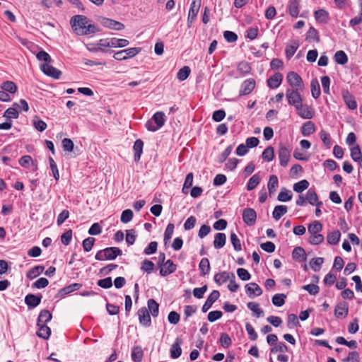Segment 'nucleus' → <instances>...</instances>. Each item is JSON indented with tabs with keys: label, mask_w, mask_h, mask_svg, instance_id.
I'll return each instance as SVG.
<instances>
[{
	"label": "nucleus",
	"mask_w": 362,
	"mask_h": 362,
	"mask_svg": "<svg viewBox=\"0 0 362 362\" xmlns=\"http://www.w3.org/2000/svg\"><path fill=\"white\" fill-rule=\"evenodd\" d=\"M74 31L78 35H87L99 32L95 24L89 23L88 18L82 15H76L70 21Z\"/></svg>",
	"instance_id": "obj_1"
},
{
	"label": "nucleus",
	"mask_w": 362,
	"mask_h": 362,
	"mask_svg": "<svg viewBox=\"0 0 362 362\" xmlns=\"http://www.w3.org/2000/svg\"><path fill=\"white\" fill-rule=\"evenodd\" d=\"M296 110L303 119H310L315 115V109L311 105L303 103L300 95L296 92Z\"/></svg>",
	"instance_id": "obj_2"
},
{
	"label": "nucleus",
	"mask_w": 362,
	"mask_h": 362,
	"mask_svg": "<svg viewBox=\"0 0 362 362\" xmlns=\"http://www.w3.org/2000/svg\"><path fill=\"white\" fill-rule=\"evenodd\" d=\"M322 230V224L318 221H315L309 224L308 231L310 234L308 241L310 244L319 245L324 242L325 237L320 233Z\"/></svg>",
	"instance_id": "obj_3"
},
{
	"label": "nucleus",
	"mask_w": 362,
	"mask_h": 362,
	"mask_svg": "<svg viewBox=\"0 0 362 362\" xmlns=\"http://www.w3.org/2000/svg\"><path fill=\"white\" fill-rule=\"evenodd\" d=\"M122 255V251L119 247H110L99 250L96 253L95 258L99 261L114 260L117 256H120Z\"/></svg>",
	"instance_id": "obj_4"
},
{
	"label": "nucleus",
	"mask_w": 362,
	"mask_h": 362,
	"mask_svg": "<svg viewBox=\"0 0 362 362\" xmlns=\"http://www.w3.org/2000/svg\"><path fill=\"white\" fill-rule=\"evenodd\" d=\"M202 0H192L190 8L189 10L187 23L188 24L192 23L199 13L201 7Z\"/></svg>",
	"instance_id": "obj_5"
},
{
	"label": "nucleus",
	"mask_w": 362,
	"mask_h": 362,
	"mask_svg": "<svg viewBox=\"0 0 362 362\" xmlns=\"http://www.w3.org/2000/svg\"><path fill=\"white\" fill-rule=\"evenodd\" d=\"M257 213L252 208H246L243 211V221L249 226H253L256 222Z\"/></svg>",
	"instance_id": "obj_6"
},
{
	"label": "nucleus",
	"mask_w": 362,
	"mask_h": 362,
	"mask_svg": "<svg viewBox=\"0 0 362 362\" xmlns=\"http://www.w3.org/2000/svg\"><path fill=\"white\" fill-rule=\"evenodd\" d=\"M255 86L256 83L255 79L248 78L245 80L241 84L239 95L242 96L249 95L255 89Z\"/></svg>",
	"instance_id": "obj_7"
},
{
	"label": "nucleus",
	"mask_w": 362,
	"mask_h": 362,
	"mask_svg": "<svg viewBox=\"0 0 362 362\" xmlns=\"http://www.w3.org/2000/svg\"><path fill=\"white\" fill-rule=\"evenodd\" d=\"M139 321L141 325L146 327H148L151 325V319L150 314L146 307L139 309L138 312Z\"/></svg>",
	"instance_id": "obj_8"
},
{
	"label": "nucleus",
	"mask_w": 362,
	"mask_h": 362,
	"mask_svg": "<svg viewBox=\"0 0 362 362\" xmlns=\"http://www.w3.org/2000/svg\"><path fill=\"white\" fill-rule=\"evenodd\" d=\"M286 79L291 85V88L287 89L286 95L288 103L293 105H294V72H289Z\"/></svg>",
	"instance_id": "obj_9"
},
{
	"label": "nucleus",
	"mask_w": 362,
	"mask_h": 362,
	"mask_svg": "<svg viewBox=\"0 0 362 362\" xmlns=\"http://www.w3.org/2000/svg\"><path fill=\"white\" fill-rule=\"evenodd\" d=\"M100 23L104 27L114 30H122L124 28L123 23L107 18H103Z\"/></svg>",
	"instance_id": "obj_10"
},
{
	"label": "nucleus",
	"mask_w": 362,
	"mask_h": 362,
	"mask_svg": "<svg viewBox=\"0 0 362 362\" xmlns=\"http://www.w3.org/2000/svg\"><path fill=\"white\" fill-rule=\"evenodd\" d=\"M41 70L45 75L54 79H59L62 75L61 71L48 64H42Z\"/></svg>",
	"instance_id": "obj_11"
},
{
	"label": "nucleus",
	"mask_w": 362,
	"mask_h": 362,
	"mask_svg": "<svg viewBox=\"0 0 362 362\" xmlns=\"http://www.w3.org/2000/svg\"><path fill=\"white\" fill-rule=\"evenodd\" d=\"M182 344V340L180 337L175 339V342L171 345L170 349V357L173 359L179 358L182 354L181 345Z\"/></svg>",
	"instance_id": "obj_12"
},
{
	"label": "nucleus",
	"mask_w": 362,
	"mask_h": 362,
	"mask_svg": "<svg viewBox=\"0 0 362 362\" xmlns=\"http://www.w3.org/2000/svg\"><path fill=\"white\" fill-rule=\"evenodd\" d=\"M220 296L218 291L214 290L208 296L206 300L202 306V310L203 313L207 312L212 306L213 303L217 300Z\"/></svg>",
	"instance_id": "obj_13"
},
{
	"label": "nucleus",
	"mask_w": 362,
	"mask_h": 362,
	"mask_svg": "<svg viewBox=\"0 0 362 362\" xmlns=\"http://www.w3.org/2000/svg\"><path fill=\"white\" fill-rule=\"evenodd\" d=\"M163 266L160 269V275L162 276H168L177 269V265L171 259H168Z\"/></svg>",
	"instance_id": "obj_14"
},
{
	"label": "nucleus",
	"mask_w": 362,
	"mask_h": 362,
	"mask_svg": "<svg viewBox=\"0 0 362 362\" xmlns=\"http://www.w3.org/2000/svg\"><path fill=\"white\" fill-rule=\"evenodd\" d=\"M230 277L235 279V276L232 272L223 271L222 272L217 273L214 275V280L218 285H222L228 281Z\"/></svg>",
	"instance_id": "obj_15"
},
{
	"label": "nucleus",
	"mask_w": 362,
	"mask_h": 362,
	"mask_svg": "<svg viewBox=\"0 0 362 362\" xmlns=\"http://www.w3.org/2000/svg\"><path fill=\"white\" fill-rule=\"evenodd\" d=\"M42 296H35L34 294H28L25 297V303L29 309L37 307L41 302Z\"/></svg>",
	"instance_id": "obj_16"
},
{
	"label": "nucleus",
	"mask_w": 362,
	"mask_h": 362,
	"mask_svg": "<svg viewBox=\"0 0 362 362\" xmlns=\"http://www.w3.org/2000/svg\"><path fill=\"white\" fill-rule=\"evenodd\" d=\"M341 94L344 101L348 107L351 110H355L357 107V104L354 95L348 90H343Z\"/></svg>",
	"instance_id": "obj_17"
},
{
	"label": "nucleus",
	"mask_w": 362,
	"mask_h": 362,
	"mask_svg": "<svg viewBox=\"0 0 362 362\" xmlns=\"http://www.w3.org/2000/svg\"><path fill=\"white\" fill-rule=\"evenodd\" d=\"M245 291L250 298H252L255 296H259L262 293V288L256 283L247 284L245 286Z\"/></svg>",
	"instance_id": "obj_18"
},
{
	"label": "nucleus",
	"mask_w": 362,
	"mask_h": 362,
	"mask_svg": "<svg viewBox=\"0 0 362 362\" xmlns=\"http://www.w3.org/2000/svg\"><path fill=\"white\" fill-rule=\"evenodd\" d=\"M349 306L346 302L338 303L334 309V315L337 317H346L348 315Z\"/></svg>",
	"instance_id": "obj_19"
},
{
	"label": "nucleus",
	"mask_w": 362,
	"mask_h": 362,
	"mask_svg": "<svg viewBox=\"0 0 362 362\" xmlns=\"http://www.w3.org/2000/svg\"><path fill=\"white\" fill-rule=\"evenodd\" d=\"M283 79V76L280 73H275L273 76H272L270 78H269L267 81V86L270 88H277Z\"/></svg>",
	"instance_id": "obj_20"
},
{
	"label": "nucleus",
	"mask_w": 362,
	"mask_h": 362,
	"mask_svg": "<svg viewBox=\"0 0 362 362\" xmlns=\"http://www.w3.org/2000/svg\"><path fill=\"white\" fill-rule=\"evenodd\" d=\"M315 131V124L312 121H308L302 125L300 132L303 136H309Z\"/></svg>",
	"instance_id": "obj_21"
},
{
	"label": "nucleus",
	"mask_w": 362,
	"mask_h": 362,
	"mask_svg": "<svg viewBox=\"0 0 362 362\" xmlns=\"http://www.w3.org/2000/svg\"><path fill=\"white\" fill-rule=\"evenodd\" d=\"M279 158L281 166H286L290 158V151L285 146L279 150Z\"/></svg>",
	"instance_id": "obj_22"
},
{
	"label": "nucleus",
	"mask_w": 362,
	"mask_h": 362,
	"mask_svg": "<svg viewBox=\"0 0 362 362\" xmlns=\"http://www.w3.org/2000/svg\"><path fill=\"white\" fill-rule=\"evenodd\" d=\"M148 311L153 317H156L159 313V304L153 298L148 299L147 301Z\"/></svg>",
	"instance_id": "obj_23"
},
{
	"label": "nucleus",
	"mask_w": 362,
	"mask_h": 362,
	"mask_svg": "<svg viewBox=\"0 0 362 362\" xmlns=\"http://www.w3.org/2000/svg\"><path fill=\"white\" fill-rule=\"evenodd\" d=\"M278 186L279 181L277 176L275 175H271L267 184L269 196H272L275 194Z\"/></svg>",
	"instance_id": "obj_24"
},
{
	"label": "nucleus",
	"mask_w": 362,
	"mask_h": 362,
	"mask_svg": "<svg viewBox=\"0 0 362 362\" xmlns=\"http://www.w3.org/2000/svg\"><path fill=\"white\" fill-rule=\"evenodd\" d=\"M341 238V233L339 230H333L327 235V241L328 244L335 245L338 244Z\"/></svg>",
	"instance_id": "obj_25"
},
{
	"label": "nucleus",
	"mask_w": 362,
	"mask_h": 362,
	"mask_svg": "<svg viewBox=\"0 0 362 362\" xmlns=\"http://www.w3.org/2000/svg\"><path fill=\"white\" fill-rule=\"evenodd\" d=\"M144 142L141 139H136L134 144V160L139 161L140 160L141 153L143 152Z\"/></svg>",
	"instance_id": "obj_26"
},
{
	"label": "nucleus",
	"mask_w": 362,
	"mask_h": 362,
	"mask_svg": "<svg viewBox=\"0 0 362 362\" xmlns=\"http://www.w3.org/2000/svg\"><path fill=\"white\" fill-rule=\"evenodd\" d=\"M52 315L47 310H42L38 316L37 325H46L52 320Z\"/></svg>",
	"instance_id": "obj_27"
},
{
	"label": "nucleus",
	"mask_w": 362,
	"mask_h": 362,
	"mask_svg": "<svg viewBox=\"0 0 362 362\" xmlns=\"http://www.w3.org/2000/svg\"><path fill=\"white\" fill-rule=\"evenodd\" d=\"M226 241V235L225 233H218L216 234L214 240V246L216 249L222 248Z\"/></svg>",
	"instance_id": "obj_28"
},
{
	"label": "nucleus",
	"mask_w": 362,
	"mask_h": 362,
	"mask_svg": "<svg viewBox=\"0 0 362 362\" xmlns=\"http://www.w3.org/2000/svg\"><path fill=\"white\" fill-rule=\"evenodd\" d=\"M38 330L37 335L44 339H47L51 334V329L46 325H37Z\"/></svg>",
	"instance_id": "obj_29"
},
{
	"label": "nucleus",
	"mask_w": 362,
	"mask_h": 362,
	"mask_svg": "<svg viewBox=\"0 0 362 362\" xmlns=\"http://www.w3.org/2000/svg\"><path fill=\"white\" fill-rule=\"evenodd\" d=\"M314 15L316 21L322 23H326L329 18L328 12L324 9L315 11Z\"/></svg>",
	"instance_id": "obj_30"
},
{
	"label": "nucleus",
	"mask_w": 362,
	"mask_h": 362,
	"mask_svg": "<svg viewBox=\"0 0 362 362\" xmlns=\"http://www.w3.org/2000/svg\"><path fill=\"white\" fill-rule=\"evenodd\" d=\"M210 263L208 258H202L199 264V269L202 276H205L209 273Z\"/></svg>",
	"instance_id": "obj_31"
},
{
	"label": "nucleus",
	"mask_w": 362,
	"mask_h": 362,
	"mask_svg": "<svg viewBox=\"0 0 362 362\" xmlns=\"http://www.w3.org/2000/svg\"><path fill=\"white\" fill-rule=\"evenodd\" d=\"M44 267L41 265L35 266L31 268L26 274L27 278L33 279L38 276L44 271Z\"/></svg>",
	"instance_id": "obj_32"
},
{
	"label": "nucleus",
	"mask_w": 362,
	"mask_h": 362,
	"mask_svg": "<svg viewBox=\"0 0 362 362\" xmlns=\"http://www.w3.org/2000/svg\"><path fill=\"white\" fill-rule=\"evenodd\" d=\"M247 308L254 313L256 317L263 315V310L259 308V305L255 302H249L247 304Z\"/></svg>",
	"instance_id": "obj_33"
},
{
	"label": "nucleus",
	"mask_w": 362,
	"mask_h": 362,
	"mask_svg": "<svg viewBox=\"0 0 362 362\" xmlns=\"http://www.w3.org/2000/svg\"><path fill=\"white\" fill-rule=\"evenodd\" d=\"M334 58L336 63L341 65H344L348 62V57L346 54L342 50L336 52Z\"/></svg>",
	"instance_id": "obj_34"
},
{
	"label": "nucleus",
	"mask_w": 362,
	"mask_h": 362,
	"mask_svg": "<svg viewBox=\"0 0 362 362\" xmlns=\"http://www.w3.org/2000/svg\"><path fill=\"white\" fill-rule=\"evenodd\" d=\"M287 212V207L284 205H279L274 207L272 215L274 219L279 220Z\"/></svg>",
	"instance_id": "obj_35"
},
{
	"label": "nucleus",
	"mask_w": 362,
	"mask_h": 362,
	"mask_svg": "<svg viewBox=\"0 0 362 362\" xmlns=\"http://www.w3.org/2000/svg\"><path fill=\"white\" fill-rule=\"evenodd\" d=\"M129 44V40L126 39H119L116 37L110 38V47H124Z\"/></svg>",
	"instance_id": "obj_36"
},
{
	"label": "nucleus",
	"mask_w": 362,
	"mask_h": 362,
	"mask_svg": "<svg viewBox=\"0 0 362 362\" xmlns=\"http://www.w3.org/2000/svg\"><path fill=\"white\" fill-rule=\"evenodd\" d=\"M251 71V66L247 62H241L238 64L237 71L241 75L245 76L248 74Z\"/></svg>",
	"instance_id": "obj_37"
},
{
	"label": "nucleus",
	"mask_w": 362,
	"mask_h": 362,
	"mask_svg": "<svg viewBox=\"0 0 362 362\" xmlns=\"http://www.w3.org/2000/svg\"><path fill=\"white\" fill-rule=\"evenodd\" d=\"M306 40L310 42H311V41H315L316 42H320V37L318 35V32L315 28L310 27L309 28V30H308V32L306 33Z\"/></svg>",
	"instance_id": "obj_38"
},
{
	"label": "nucleus",
	"mask_w": 362,
	"mask_h": 362,
	"mask_svg": "<svg viewBox=\"0 0 362 362\" xmlns=\"http://www.w3.org/2000/svg\"><path fill=\"white\" fill-rule=\"evenodd\" d=\"M151 119L154 121L155 124H156L159 129L164 125L165 122V115L162 112H156Z\"/></svg>",
	"instance_id": "obj_39"
},
{
	"label": "nucleus",
	"mask_w": 362,
	"mask_h": 362,
	"mask_svg": "<svg viewBox=\"0 0 362 362\" xmlns=\"http://www.w3.org/2000/svg\"><path fill=\"white\" fill-rule=\"evenodd\" d=\"M143 351L140 346L134 347L132 351V358L134 362H141Z\"/></svg>",
	"instance_id": "obj_40"
},
{
	"label": "nucleus",
	"mask_w": 362,
	"mask_h": 362,
	"mask_svg": "<svg viewBox=\"0 0 362 362\" xmlns=\"http://www.w3.org/2000/svg\"><path fill=\"white\" fill-rule=\"evenodd\" d=\"M259 182H260L259 175L257 174H255L250 178V180L248 181L247 185V189L248 191H251V190L254 189L259 185Z\"/></svg>",
	"instance_id": "obj_41"
},
{
	"label": "nucleus",
	"mask_w": 362,
	"mask_h": 362,
	"mask_svg": "<svg viewBox=\"0 0 362 362\" xmlns=\"http://www.w3.org/2000/svg\"><path fill=\"white\" fill-rule=\"evenodd\" d=\"M2 90L10 93H15L17 90V86L13 81H6L4 82L1 86Z\"/></svg>",
	"instance_id": "obj_42"
},
{
	"label": "nucleus",
	"mask_w": 362,
	"mask_h": 362,
	"mask_svg": "<svg viewBox=\"0 0 362 362\" xmlns=\"http://www.w3.org/2000/svg\"><path fill=\"white\" fill-rule=\"evenodd\" d=\"M262 158L267 162L272 161L274 158V148L272 146L266 148L262 154Z\"/></svg>",
	"instance_id": "obj_43"
},
{
	"label": "nucleus",
	"mask_w": 362,
	"mask_h": 362,
	"mask_svg": "<svg viewBox=\"0 0 362 362\" xmlns=\"http://www.w3.org/2000/svg\"><path fill=\"white\" fill-rule=\"evenodd\" d=\"M323 262L324 259L322 257L313 258L310 262V266L315 272H318L321 269Z\"/></svg>",
	"instance_id": "obj_44"
},
{
	"label": "nucleus",
	"mask_w": 362,
	"mask_h": 362,
	"mask_svg": "<svg viewBox=\"0 0 362 362\" xmlns=\"http://www.w3.org/2000/svg\"><path fill=\"white\" fill-rule=\"evenodd\" d=\"M312 96L317 99L320 95V87L317 80H313L310 84Z\"/></svg>",
	"instance_id": "obj_45"
},
{
	"label": "nucleus",
	"mask_w": 362,
	"mask_h": 362,
	"mask_svg": "<svg viewBox=\"0 0 362 362\" xmlns=\"http://www.w3.org/2000/svg\"><path fill=\"white\" fill-rule=\"evenodd\" d=\"M19 116L18 111L15 107H9L8 108L4 113L3 117H6L7 120H11V119H16Z\"/></svg>",
	"instance_id": "obj_46"
},
{
	"label": "nucleus",
	"mask_w": 362,
	"mask_h": 362,
	"mask_svg": "<svg viewBox=\"0 0 362 362\" xmlns=\"http://www.w3.org/2000/svg\"><path fill=\"white\" fill-rule=\"evenodd\" d=\"M174 228H175V226H174L173 223H169L167 226L166 229H165V233H164V238H163V241H164V243L165 245L172 238V236H173V231H174Z\"/></svg>",
	"instance_id": "obj_47"
},
{
	"label": "nucleus",
	"mask_w": 362,
	"mask_h": 362,
	"mask_svg": "<svg viewBox=\"0 0 362 362\" xmlns=\"http://www.w3.org/2000/svg\"><path fill=\"white\" fill-rule=\"evenodd\" d=\"M286 297L283 293H276L272 297V303L275 306L281 307L284 304Z\"/></svg>",
	"instance_id": "obj_48"
},
{
	"label": "nucleus",
	"mask_w": 362,
	"mask_h": 362,
	"mask_svg": "<svg viewBox=\"0 0 362 362\" xmlns=\"http://www.w3.org/2000/svg\"><path fill=\"white\" fill-rule=\"evenodd\" d=\"M318 200V196L315 190L310 189L306 193V201L311 205H315Z\"/></svg>",
	"instance_id": "obj_49"
},
{
	"label": "nucleus",
	"mask_w": 362,
	"mask_h": 362,
	"mask_svg": "<svg viewBox=\"0 0 362 362\" xmlns=\"http://www.w3.org/2000/svg\"><path fill=\"white\" fill-rule=\"evenodd\" d=\"M292 196L293 194L291 191L283 189L278 195V200L284 202H287L292 199Z\"/></svg>",
	"instance_id": "obj_50"
},
{
	"label": "nucleus",
	"mask_w": 362,
	"mask_h": 362,
	"mask_svg": "<svg viewBox=\"0 0 362 362\" xmlns=\"http://www.w3.org/2000/svg\"><path fill=\"white\" fill-rule=\"evenodd\" d=\"M190 71L189 67L185 66L178 71L177 77L181 81H185L189 76Z\"/></svg>",
	"instance_id": "obj_51"
},
{
	"label": "nucleus",
	"mask_w": 362,
	"mask_h": 362,
	"mask_svg": "<svg viewBox=\"0 0 362 362\" xmlns=\"http://www.w3.org/2000/svg\"><path fill=\"white\" fill-rule=\"evenodd\" d=\"M343 362H361L359 353L356 351H353L349 353L346 358L342 359Z\"/></svg>",
	"instance_id": "obj_52"
},
{
	"label": "nucleus",
	"mask_w": 362,
	"mask_h": 362,
	"mask_svg": "<svg viewBox=\"0 0 362 362\" xmlns=\"http://www.w3.org/2000/svg\"><path fill=\"white\" fill-rule=\"evenodd\" d=\"M49 167L52 170L53 177H54V179L57 181H58L59 179V170L57 168V165L52 157H49Z\"/></svg>",
	"instance_id": "obj_53"
},
{
	"label": "nucleus",
	"mask_w": 362,
	"mask_h": 362,
	"mask_svg": "<svg viewBox=\"0 0 362 362\" xmlns=\"http://www.w3.org/2000/svg\"><path fill=\"white\" fill-rule=\"evenodd\" d=\"M219 342L223 348H228L232 344L231 339L227 333L221 334Z\"/></svg>",
	"instance_id": "obj_54"
},
{
	"label": "nucleus",
	"mask_w": 362,
	"mask_h": 362,
	"mask_svg": "<svg viewBox=\"0 0 362 362\" xmlns=\"http://www.w3.org/2000/svg\"><path fill=\"white\" fill-rule=\"evenodd\" d=\"M231 243L235 251H240L242 250L240 241L235 233H231L230 235Z\"/></svg>",
	"instance_id": "obj_55"
},
{
	"label": "nucleus",
	"mask_w": 362,
	"mask_h": 362,
	"mask_svg": "<svg viewBox=\"0 0 362 362\" xmlns=\"http://www.w3.org/2000/svg\"><path fill=\"white\" fill-rule=\"evenodd\" d=\"M134 214L131 209H126L122 211L121 215V221L124 223H127L132 221Z\"/></svg>",
	"instance_id": "obj_56"
},
{
	"label": "nucleus",
	"mask_w": 362,
	"mask_h": 362,
	"mask_svg": "<svg viewBox=\"0 0 362 362\" xmlns=\"http://www.w3.org/2000/svg\"><path fill=\"white\" fill-rule=\"evenodd\" d=\"M62 144L64 151L71 152L74 150V144L70 139L64 138L62 141Z\"/></svg>",
	"instance_id": "obj_57"
},
{
	"label": "nucleus",
	"mask_w": 362,
	"mask_h": 362,
	"mask_svg": "<svg viewBox=\"0 0 362 362\" xmlns=\"http://www.w3.org/2000/svg\"><path fill=\"white\" fill-rule=\"evenodd\" d=\"M302 288L308 291L310 295L313 296L317 295L320 291L319 286L314 284L305 285L302 287Z\"/></svg>",
	"instance_id": "obj_58"
},
{
	"label": "nucleus",
	"mask_w": 362,
	"mask_h": 362,
	"mask_svg": "<svg viewBox=\"0 0 362 362\" xmlns=\"http://www.w3.org/2000/svg\"><path fill=\"white\" fill-rule=\"evenodd\" d=\"M309 185V182L306 180H302L296 182V192L301 193L308 188Z\"/></svg>",
	"instance_id": "obj_59"
},
{
	"label": "nucleus",
	"mask_w": 362,
	"mask_h": 362,
	"mask_svg": "<svg viewBox=\"0 0 362 362\" xmlns=\"http://www.w3.org/2000/svg\"><path fill=\"white\" fill-rule=\"evenodd\" d=\"M81 287V284H77V283L72 284L68 286L63 288L60 291V293H62V294H68L73 291L78 290Z\"/></svg>",
	"instance_id": "obj_60"
},
{
	"label": "nucleus",
	"mask_w": 362,
	"mask_h": 362,
	"mask_svg": "<svg viewBox=\"0 0 362 362\" xmlns=\"http://www.w3.org/2000/svg\"><path fill=\"white\" fill-rule=\"evenodd\" d=\"M153 269L154 264L150 260L146 259L141 264V269L148 274L151 273Z\"/></svg>",
	"instance_id": "obj_61"
},
{
	"label": "nucleus",
	"mask_w": 362,
	"mask_h": 362,
	"mask_svg": "<svg viewBox=\"0 0 362 362\" xmlns=\"http://www.w3.org/2000/svg\"><path fill=\"white\" fill-rule=\"evenodd\" d=\"M95 238H87L85 240H83L82 243L83 248L86 252H89L92 250L93 246L95 243Z\"/></svg>",
	"instance_id": "obj_62"
},
{
	"label": "nucleus",
	"mask_w": 362,
	"mask_h": 362,
	"mask_svg": "<svg viewBox=\"0 0 362 362\" xmlns=\"http://www.w3.org/2000/svg\"><path fill=\"white\" fill-rule=\"evenodd\" d=\"M320 136L324 144L327 147L329 148L332 141H331V137L328 132H327L325 130H322L320 133Z\"/></svg>",
	"instance_id": "obj_63"
},
{
	"label": "nucleus",
	"mask_w": 362,
	"mask_h": 362,
	"mask_svg": "<svg viewBox=\"0 0 362 362\" xmlns=\"http://www.w3.org/2000/svg\"><path fill=\"white\" fill-rule=\"evenodd\" d=\"M351 157L355 162L362 158L361 151L358 146H354L351 149Z\"/></svg>",
	"instance_id": "obj_64"
}]
</instances>
